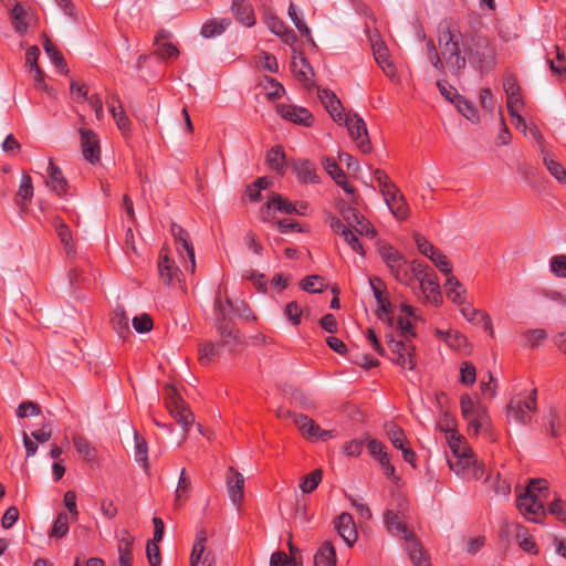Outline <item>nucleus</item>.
Wrapping results in <instances>:
<instances>
[{
  "label": "nucleus",
  "instance_id": "12",
  "mask_svg": "<svg viewBox=\"0 0 566 566\" xmlns=\"http://www.w3.org/2000/svg\"><path fill=\"white\" fill-rule=\"evenodd\" d=\"M171 234L175 239L176 249L180 256H182V253H186V256L189 261V269L190 272L195 271L196 268V260H195V250L193 247L189 240V234L186 230H184L179 224L172 223L171 224Z\"/></svg>",
  "mask_w": 566,
  "mask_h": 566
},
{
  "label": "nucleus",
  "instance_id": "49",
  "mask_svg": "<svg viewBox=\"0 0 566 566\" xmlns=\"http://www.w3.org/2000/svg\"><path fill=\"white\" fill-rule=\"evenodd\" d=\"M232 311H234L232 302L230 300H226V302H223L219 291L214 300V313L218 319V324L229 323V321H227V316Z\"/></svg>",
  "mask_w": 566,
  "mask_h": 566
},
{
  "label": "nucleus",
  "instance_id": "59",
  "mask_svg": "<svg viewBox=\"0 0 566 566\" xmlns=\"http://www.w3.org/2000/svg\"><path fill=\"white\" fill-rule=\"evenodd\" d=\"M352 229L355 233L364 235L368 239H374L377 234L373 224L364 216L360 217L356 223H354Z\"/></svg>",
  "mask_w": 566,
  "mask_h": 566
},
{
  "label": "nucleus",
  "instance_id": "37",
  "mask_svg": "<svg viewBox=\"0 0 566 566\" xmlns=\"http://www.w3.org/2000/svg\"><path fill=\"white\" fill-rule=\"evenodd\" d=\"M448 443L451 449V457H468L474 455L472 449L468 446L463 437L451 431L448 437Z\"/></svg>",
  "mask_w": 566,
  "mask_h": 566
},
{
  "label": "nucleus",
  "instance_id": "19",
  "mask_svg": "<svg viewBox=\"0 0 566 566\" xmlns=\"http://www.w3.org/2000/svg\"><path fill=\"white\" fill-rule=\"evenodd\" d=\"M385 202L390 212L399 220H405L409 216V208L405 197L398 188L386 192L384 196Z\"/></svg>",
  "mask_w": 566,
  "mask_h": 566
},
{
  "label": "nucleus",
  "instance_id": "50",
  "mask_svg": "<svg viewBox=\"0 0 566 566\" xmlns=\"http://www.w3.org/2000/svg\"><path fill=\"white\" fill-rule=\"evenodd\" d=\"M11 23L17 32L23 34L28 29L25 20V11L20 3H17L11 9Z\"/></svg>",
  "mask_w": 566,
  "mask_h": 566
},
{
  "label": "nucleus",
  "instance_id": "11",
  "mask_svg": "<svg viewBox=\"0 0 566 566\" xmlns=\"http://www.w3.org/2000/svg\"><path fill=\"white\" fill-rule=\"evenodd\" d=\"M276 112L283 119L296 125L311 127L314 122V116L305 107L291 104H279L276 106Z\"/></svg>",
  "mask_w": 566,
  "mask_h": 566
},
{
  "label": "nucleus",
  "instance_id": "6",
  "mask_svg": "<svg viewBox=\"0 0 566 566\" xmlns=\"http://www.w3.org/2000/svg\"><path fill=\"white\" fill-rule=\"evenodd\" d=\"M338 124L347 127L350 138L356 143L360 153L369 154L371 151L366 123L358 114L346 113L343 116L342 123Z\"/></svg>",
  "mask_w": 566,
  "mask_h": 566
},
{
  "label": "nucleus",
  "instance_id": "52",
  "mask_svg": "<svg viewBox=\"0 0 566 566\" xmlns=\"http://www.w3.org/2000/svg\"><path fill=\"white\" fill-rule=\"evenodd\" d=\"M73 444L76 451L87 461H91L95 458L96 451L91 446L90 441L83 436L75 434L73 437Z\"/></svg>",
  "mask_w": 566,
  "mask_h": 566
},
{
  "label": "nucleus",
  "instance_id": "31",
  "mask_svg": "<svg viewBox=\"0 0 566 566\" xmlns=\"http://www.w3.org/2000/svg\"><path fill=\"white\" fill-rule=\"evenodd\" d=\"M231 10L243 25L252 27L255 23L253 9L247 0H232Z\"/></svg>",
  "mask_w": 566,
  "mask_h": 566
},
{
  "label": "nucleus",
  "instance_id": "20",
  "mask_svg": "<svg viewBox=\"0 0 566 566\" xmlns=\"http://www.w3.org/2000/svg\"><path fill=\"white\" fill-rule=\"evenodd\" d=\"M418 282L424 300L434 305H440L442 302V295L436 273L433 272L429 273V275L421 276V280Z\"/></svg>",
  "mask_w": 566,
  "mask_h": 566
},
{
  "label": "nucleus",
  "instance_id": "51",
  "mask_svg": "<svg viewBox=\"0 0 566 566\" xmlns=\"http://www.w3.org/2000/svg\"><path fill=\"white\" fill-rule=\"evenodd\" d=\"M54 228L56 230V233L61 240V242L64 244V248L67 253L73 251V243H72V233L70 228L62 221L60 218H55L53 221Z\"/></svg>",
  "mask_w": 566,
  "mask_h": 566
},
{
  "label": "nucleus",
  "instance_id": "32",
  "mask_svg": "<svg viewBox=\"0 0 566 566\" xmlns=\"http://www.w3.org/2000/svg\"><path fill=\"white\" fill-rule=\"evenodd\" d=\"M108 112L114 117L117 127L122 130H128L130 126V120L126 116V113L120 104V101L117 95H113L112 99L107 102Z\"/></svg>",
  "mask_w": 566,
  "mask_h": 566
},
{
  "label": "nucleus",
  "instance_id": "15",
  "mask_svg": "<svg viewBox=\"0 0 566 566\" xmlns=\"http://www.w3.org/2000/svg\"><path fill=\"white\" fill-rule=\"evenodd\" d=\"M158 273L161 282L168 286H175L180 282L181 272L168 254L163 250L158 261Z\"/></svg>",
  "mask_w": 566,
  "mask_h": 566
},
{
  "label": "nucleus",
  "instance_id": "18",
  "mask_svg": "<svg viewBox=\"0 0 566 566\" xmlns=\"http://www.w3.org/2000/svg\"><path fill=\"white\" fill-rule=\"evenodd\" d=\"M135 537L126 530H122L117 541L118 566H133V546Z\"/></svg>",
  "mask_w": 566,
  "mask_h": 566
},
{
  "label": "nucleus",
  "instance_id": "7",
  "mask_svg": "<svg viewBox=\"0 0 566 566\" xmlns=\"http://www.w3.org/2000/svg\"><path fill=\"white\" fill-rule=\"evenodd\" d=\"M391 361L403 369L412 370L416 367L413 359L415 346L401 340H389Z\"/></svg>",
  "mask_w": 566,
  "mask_h": 566
},
{
  "label": "nucleus",
  "instance_id": "28",
  "mask_svg": "<svg viewBox=\"0 0 566 566\" xmlns=\"http://www.w3.org/2000/svg\"><path fill=\"white\" fill-rule=\"evenodd\" d=\"M291 70L294 76L304 85L310 86L312 84L313 70L305 57L293 56L291 63Z\"/></svg>",
  "mask_w": 566,
  "mask_h": 566
},
{
  "label": "nucleus",
  "instance_id": "43",
  "mask_svg": "<svg viewBox=\"0 0 566 566\" xmlns=\"http://www.w3.org/2000/svg\"><path fill=\"white\" fill-rule=\"evenodd\" d=\"M134 440H135L134 459L145 470H147L149 467L147 443H146L145 439L137 433V431H134Z\"/></svg>",
  "mask_w": 566,
  "mask_h": 566
},
{
  "label": "nucleus",
  "instance_id": "40",
  "mask_svg": "<svg viewBox=\"0 0 566 566\" xmlns=\"http://www.w3.org/2000/svg\"><path fill=\"white\" fill-rule=\"evenodd\" d=\"M230 23L231 21L228 18H223L220 20L213 19L206 22L201 27L200 33L205 38H213L223 33L228 29Z\"/></svg>",
  "mask_w": 566,
  "mask_h": 566
},
{
  "label": "nucleus",
  "instance_id": "27",
  "mask_svg": "<svg viewBox=\"0 0 566 566\" xmlns=\"http://www.w3.org/2000/svg\"><path fill=\"white\" fill-rule=\"evenodd\" d=\"M336 551L331 541H324L314 555V566H336Z\"/></svg>",
  "mask_w": 566,
  "mask_h": 566
},
{
  "label": "nucleus",
  "instance_id": "41",
  "mask_svg": "<svg viewBox=\"0 0 566 566\" xmlns=\"http://www.w3.org/2000/svg\"><path fill=\"white\" fill-rule=\"evenodd\" d=\"M43 48L52 63L60 70L61 73H69L67 64L59 51V49L51 42L50 39L45 38L43 42Z\"/></svg>",
  "mask_w": 566,
  "mask_h": 566
},
{
  "label": "nucleus",
  "instance_id": "53",
  "mask_svg": "<svg viewBox=\"0 0 566 566\" xmlns=\"http://www.w3.org/2000/svg\"><path fill=\"white\" fill-rule=\"evenodd\" d=\"M543 163L547 170L551 172V175L559 182L565 184L566 182V170L565 168L554 160L548 154H545L543 156Z\"/></svg>",
  "mask_w": 566,
  "mask_h": 566
},
{
  "label": "nucleus",
  "instance_id": "3",
  "mask_svg": "<svg viewBox=\"0 0 566 566\" xmlns=\"http://www.w3.org/2000/svg\"><path fill=\"white\" fill-rule=\"evenodd\" d=\"M165 400L170 416L182 428L185 433H187L195 421V417L175 386L166 385Z\"/></svg>",
  "mask_w": 566,
  "mask_h": 566
},
{
  "label": "nucleus",
  "instance_id": "16",
  "mask_svg": "<svg viewBox=\"0 0 566 566\" xmlns=\"http://www.w3.org/2000/svg\"><path fill=\"white\" fill-rule=\"evenodd\" d=\"M81 146L84 158L91 164L99 161V139L92 129H81Z\"/></svg>",
  "mask_w": 566,
  "mask_h": 566
},
{
  "label": "nucleus",
  "instance_id": "42",
  "mask_svg": "<svg viewBox=\"0 0 566 566\" xmlns=\"http://www.w3.org/2000/svg\"><path fill=\"white\" fill-rule=\"evenodd\" d=\"M405 548L415 566H430L429 558L422 552L416 538L405 544Z\"/></svg>",
  "mask_w": 566,
  "mask_h": 566
},
{
  "label": "nucleus",
  "instance_id": "33",
  "mask_svg": "<svg viewBox=\"0 0 566 566\" xmlns=\"http://www.w3.org/2000/svg\"><path fill=\"white\" fill-rule=\"evenodd\" d=\"M465 421L468 422V432L473 436L486 432L490 427V417L486 409L467 418Z\"/></svg>",
  "mask_w": 566,
  "mask_h": 566
},
{
  "label": "nucleus",
  "instance_id": "22",
  "mask_svg": "<svg viewBox=\"0 0 566 566\" xmlns=\"http://www.w3.org/2000/svg\"><path fill=\"white\" fill-rule=\"evenodd\" d=\"M170 36L171 33L167 30L161 29L157 32L154 44L156 45L155 53L160 59H171L179 55L177 46L168 41Z\"/></svg>",
  "mask_w": 566,
  "mask_h": 566
},
{
  "label": "nucleus",
  "instance_id": "56",
  "mask_svg": "<svg viewBox=\"0 0 566 566\" xmlns=\"http://www.w3.org/2000/svg\"><path fill=\"white\" fill-rule=\"evenodd\" d=\"M322 470L316 469L312 471L308 475L304 476L300 483V489L303 493L313 492L322 480Z\"/></svg>",
  "mask_w": 566,
  "mask_h": 566
},
{
  "label": "nucleus",
  "instance_id": "13",
  "mask_svg": "<svg viewBox=\"0 0 566 566\" xmlns=\"http://www.w3.org/2000/svg\"><path fill=\"white\" fill-rule=\"evenodd\" d=\"M334 527L348 547L356 543L358 533L354 518L349 513L343 512L339 514L334 521Z\"/></svg>",
  "mask_w": 566,
  "mask_h": 566
},
{
  "label": "nucleus",
  "instance_id": "62",
  "mask_svg": "<svg viewBox=\"0 0 566 566\" xmlns=\"http://www.w3.org/2000/svg\"><path fill=\"white\" fill-rule=\"evenodd\" d=\"M302 287L306 292L319 293L324 290L325 282L319 275H310L303 280Z\"/></svg>",
  "mask_w": 566,
  "mask_h": 566
},
{
  "label": "nucleus",
  "instance_id": "2",
  "mask_svg": "<svg viewBox=\"0 0 566 566\" xmlns=\"http://www.w3.org/2000/svg\"><path fill=\"white\" fill-rule=\"evenodd\" d=\"M549 496V485L545 479L530 480L527 488L518 494L516 505L518 511L530 521L538 522L536 516L546 515L544 502Z\"/></svg>",
  "mask_w": 566,
  "mask_h": 566
},
{
  "label": "nucleus",
  "instance_id": "34",
  "mask_svg": "<svg viewBox=\"0 0 566 566\" xmlns=\"http://www.w3.org/2000/svg\"><path fill=\"white\" fill-rule=\"evenodd\" d=\"M545 426L547 432L553 438L559 437L564 428V417L562 412L556 408H551L545 415Z\"/></svg>",
  "mask_w": 566,
  "mask_h": 566
},
{
  "label": "nucleus",
  "instance_id": "61",
  "mask_svg": "<svg viewBox=\"0 0 566 566\" xmlns=\"http://www.w3.org/2000/svg\"><path fill=\"white\" fill-rule=\"evenodd\" d=\"M476 379V369L469 363L463 361L460 366V381L465 386H472Z\"/></svg>",
  "mask_w": 566,
  "mask_h": 566
},
{
  "label": "nucleus",
  "instance_id": "35",
  "mask_svg": "<svg viewBox=\"0 0 566 566\" xmlns=\"http://www.w3.org/2000/svg\"><path fill=\"white\" fill-rule=\"evenodd\" d=\"M374 56L378 65L382 69L384 73L394 78L396 76V67L389 60L388 51L382 44L374 45Z\"/></svg>",
  "mask_w": 566,
  "mask_h": 566
},
{
  "label": "nucleus",
  "instance_id": "48",
  "mask_svg": "<svg viewBox=\"0 0 566 566\" xmlns=\"http://www.w3.org/2000/svg\"><path fill=\"white\" fill-rule=\"evenodd\" d=\"M266 209H275L283 213H295L296 211V205L287 201L284 199L281 195H273L272 198L266 202Z\"/></svg>",
  "mask_w": 566,
  "mask_h": 566
},
{
  "label": "nucleus",
  "instance_id": "14",
  "mask_svg": "<svg viewBox=\"0 0 566 566\" xmlns=\"http://www.w3.org/2000/svg\"><path fill=\"white\" fill-rule=\"evenodd\" d=\"M206 539L203 531L197 533L190 556V566H216L214 555L206 551Z\"/></svg>",
  "mask_w": 566,
  "mask_h": 566
},
{
  "label": "nucleus",
  "instance_id": "46",
  "mask_svg": "<svg viewBox=\"0 0 566 566\" xmlns=\"http://www.w3.org/2000/svg\"><path fill=\"white\" fill-rule=\"evenodd\" d=\"M191 489V480L188 476L186 469L180 471L178 484L176 488L175 504L179 505L188 499V493Z\"/></svg>",
  "mask_w": 566,
  "mask_h": 566
},
{
  "label": "nucleus",
  "instance_id": "47",
  "mask_svg": "<svg viewBox=\"0 0 566 566\" xmlns=\"http://www.w3.org/2000/svg\"><path fill=\"white\" fill-rule=\"evenodd\" d=\"M454 105L468 120L472 123H478L480 120V115L475 106L462 95L457 96Z\"/></svg>",
  "mask_w": 566,
  "mask_h": 566
},
{
  "label": "nucleus",
  "instance_id": "64",
  "mask_svg": "<svg viewBox=\"0 0 566 566\" xmlns=\"http://www.w3.org/2000/svg\"><path fill=\"white\" fill-rule=\"evenodd\" d=\"M547 512L566 524V501L555 497L548 505Z\"/></svg>",
  "mask_w": 566,
  "mask_h": 566
},
{
  "label": "nucleus",
  "instance_id": "5",
  "mask_svg": "<svg viewBox=\"0 0 566 566\" xmlns=\"http://www.w3.org/2000/svg\"><path fill=\"white\" fill-rule=\"evenodd\" d=\"M379 254L381 260L388 266L390 273L399 283L405 285L411 284V275L409 273L407 261L400 252L391 245H382L379 248Z\"/></svg>",
  "mask_w": 566,
  "mask_h": 566
},
{
  "label": "nucleus",
  "instance_id": "23",
  "mask_svg": "<svg viewBox=\"0 0 566 566\" xmlns=\"http://www.w3.org/2000/svg\"><path fill=\"white\" fill-rule=\"evenodd\" d=\"M459 310H460L462 316L469 323L475 324V325L482 324L483 328L485 331H489L491 334H493L492 322H491L490 316L486 313L474 308L469 302H465L464 304L459 306Z\"/></svg>",
  "mask_w": 566,
  "mask_h": 566
},
{
  "label": "nucleus",
  "instance_id": "10",
  "mask_svg": "<svg viewBox=\"0 0 566 566\" xmlns=\"http://www.w3.org/2000/svg\"><path fill=\"white\" fill-rule=\"evenodd\" d=\"M384 523L387 532L405 541V544L416 538L413 532L407 526L398 512L386 510L384 513Z\"/></svg>",
  "mask_w": 566,
  "mask_h": 566
},
{
  "label": "nucleus",
  "instance_id": "8",
  "mask_svg": "<svg viewBox=\"0 0 566 566\" xmlns=\"http://www.w3.org/2000/svg\"><path fill=\"white\" fill-rule=\"evenodd\" d=\"M293 422L306 439L327 441L335 437L334 430H323L305 415H294Z\"/></svg>",
  "mask_w": 566,
  "mask_h": 566
},
{
  "label": "nucleus",
  "instance_id": "63",
  "mask_svg": "<svg viewBox=\"0 0 566 566\" xmlns=\"http://www.w3.org/2000/svg\"><path fill=\"white\" fill-rule=\"evenodd\" d=\"M547 337V333L543 328L531 329L524 334V344L528 347H536Z\"/></svg>",
  "mask_w": 566,
  "mask_h": 566
},
{
  "label": "nucleus",
  "instance_id": "39",
  "mask_svg": "<svg viewBox=\"0 0 566 566\" xmlns=\"http://www.w3.org/2000/svg\"><path fill=\"white\" fill-rule=\"evenodd\" d=\"M112 325L120 338L129 334V318L122 306L116 307L112 316Z\"/></svg>",
  "mask_w": 566,
  "mask_h": 566
},
{
  "label": "nucleus",
  "instance_id": "30",
  "mask_svg": "<svg viewBox=\"0 0 566 566\" xmlns=\"http://www.w3.org/2000/svg\"><path fill=\"white\" fill-rule=\"evenodd\" d=\"M265 23L270 31L274 33L275 35L280 36V39L291 44L295 41L296 36L292 30H289V28L284 24L282 20L274 15H269L265 19Z\"/></svg>",
  "mask_w": 566,
  "mask_h": 566
},
{
  "label": "nucleus",
  "instance_id": "44",
  "mask_svg": "<svg viewBox=\"0 0 566 566\" xmlns=\"http://www.w3.org/2000/svg\"><path fill=\"white\" fill-rule=\"evenodd\" d=\"M221 344L206 343L199 348V361L201 365H209L214 358L221 356Z\"/></svg>",
  "mask_w": 566,
  "mask_h": 566
},
{
  "label": "nucleus",
  "instance_id": "58",
  "mask_svg": "<svg viewBox=\"0 0 566 566\" xmlns=\"http://www.w3.org/2000/svg\"><path fill=\"white\" fill-rule=\"evenodd\" d=\"M132 324L134 329L139 334L150 332L154 326L153 318L146 313L133 317Z\"/></svg>",
  "mask_w": 566,
  "mask_h": 566
},
{
  "label": "nucleus",
  "instance_id": "29",
  "mask_svg": "<svg viewBox=\"0 0 566 566\" xmlns=\"http://www.w3.org/2000/svg\"><path fill=\"white\" fill-rule=\"evenodd\" d=\"M504 91L507 99L509 113L512 111H520L523 105L521 88L516 83L515 78L507 77L504 81Z\"/></svg>",
  "mask_w": 566,
  "mask_h": 566
},
{
  "label": "nucleus",
  "instance_id": "24",
  "mask_svg": "<svg viewBox=\"0 0 566 566\" xmlns=\"http://www.w3.org/2000/svg\"><path fill=\"white\" fill-rule=\"evenodd\" d=\"M46 186L59 196L65 193L67 188L66 179L52 158L49 160Z\"/></svg>",
  "mask_w": 566,
  "mask_h": 566
},
{
  "label": "nucleus",
  "instance_id": "45",
  "mask_svg": "<svg viewBox=\"0 0 566 566\" xmlns=\"http://www.w3.org/2000/svg\"><path fill=\"white\" fill-rule=\"evenodd\" d=\"M266 163L272 169L283 174L285 168V154L281 146H274L268 151Z\"/></svg>",
  "mask_w": 566,
  "mask_h": 566
},
{
  "label": "nucleus",
  "instance_id": "1",
  "mask_svg": "<svg viewBox=\"0 0 566 566\" xmlns=\"http://www.w3.org/2000/svg\"><path fill=\"white\" fill-rule=\"evenodd\" d=\"M462 34L460 30L450 21H442L438 27V43L440 56L443 59L444 67L451 73H460L467 64L464 55L461 53Z\"/></svg>",
  "mask_w": 566,
  "mask_h": 566
},
{
  "label": "nucleus",
  "instance_id": "9",
  "mask_svg": "<svg viewBox=\"0 0 566 566\" xmlns=\"http://www.w3.org/2000/svg\"><path fill=\"white\" fill-rule=\"evenodd\" d=\"M448 463L455 474L468 479H479L482 474L481 467L475 455L449 457Z\"/></svg>",
  "mask_w": 566,
  "mask_h": 566
},
{
  "label": "nucleus",
  "instance_id": "4",
  "mask_svg": "<svg viewBox=\"0 0 566 566\" xmlns=\"http://www.w3.org/2000/svg\"><path fill=\"white\" fill-rule=\"evenodd\" d=\"M536 390L520 394L510 400L507 406L509 421L517 423H528L532 420V415L537 409Z\"/></svg>",
  "mask_w": 566,
  "mask_h": 566
},
{
  "label": "nucleus",
  "instance_id": "55",
  "mask_svg": "<svg viewBox=\"0 0 566 566\" xmlns=\"http://www.w3.org/2000/svg\"><path fill=\"white\" fill-rule=\"evenodd\" d=\"M461 413L464 419L474 416L479 411L485 409L481 403H475L473 399L468 395H462L460 399Z\"/></svg>",
  "mask_w": 566,
  "mask_h": 566
},
{
  "label": "nucleus",
  "instance_id": "26",
  "mask_svg": "<svg viewBox=\"0 0 566 566\" xmlns=\"http://www.w3.org/2000/svg\"><path fill=\"white\" fill-rule=\"evenodd\" d=\"M297 179L303 184H317L319 177L316 174L314 165L306 159H300L293 165Z\"/></svg>",
  "mask_w": 566,
  "mask_h": 566
},
{
  "label": "nucleus",
  "instance_id": "38",
  "mask_svg": "<svg viewBox=\"0 0 566 566\" xmlns=\"http://www.w3.org/2000/svg\"><path fill=\"white\" fill-rule=\"evenodd\" d=\"M218 331L221 336L219 344H221L222 347L229 346L230 350H233L232 346L240 343L239 332L230 322L219 323Z\"/></svg>",
  "mask_w": 566,
  "mask_h": 566
},
{
  "label": "nucleus",
  "instance_id": "36",
  "mask_svg": "<svg viewBox=\"0 0 566 566\" xmlns=\"http://www.w3.org/2000/svg\"><path fill=\"white\" fill-rule=\"evenodd\" d=\"M33 197L32 179L28 174L21 177L20 186L17 192V205L23 209L31 201Z\"/></svg>",
  "mask_w": 566,
  "mask_h": 566
},
{
  "label": "nucleus",
  "instance_id": "60",
  "mask_svg": "<svg viewBox=\"0 0 566 566\" xmlns=\"http://www.w3.org/2000/svg\"><path fill=\"white\" fill-rule=\"evenodd\" d=\"M270 566H300L297 556H287L284 552H274L270 558Z\"/></svg>",
  "mask_w": 566,
  "mask_h": 566
},
{
  "label": "nucleus",
  "instance_id": "25",
  "mask_svg": "<svg viewBox=\"0 0 566 566\" xmlns=\"http://www.w3.org/2000/svg\"><path fill=\"white\" fill-rule=\"evenodd\" d=\"M444 286L446 295L451 302H453L458 306H461L467 302V290L454 275H448Z\"/></svg>",
  "mask_w": 566,
  "mask_h": 566
},
{
  "label": "nucleus",
  "instance_id": "54",
  "mask_svg": "<svg viewBox=\"0 0 566 566\" xmlns=\"http://www.w3.org/2000/svg\"><path fill=\"white\" fill-rule=\"evenodd\" d=\"M69 530L67 514L65 512H61L53 523L50 537L62 538L69 533Z\"/></svg>",
  "mask_w": 566,
  "mask_h": 566
},
{
  "label": "nucleus",
  "instance_id": "57",
  "mask_svg": "<svg viewBox=\"0 0 566 566\" xmlns=\"http://www.w3.org/2000/svg\"><path fill=\"white\" fill-rule=\"evenodd\" d=\"M386 433L395 448L402 449V447L406 444L405 432L398 426H396L394 423L387 424Z\"/></svg>",
  "mask_w": 566,
  "mask_h": 566
},
{
  "label": "nucleus",
  "instance_id": "17",
  "mask_svg": "<svg viewBox=\"0 0 566 566\" xmlns=\"http://www.w3.org/2000/svg\"><path fill=\"white\" fill-rule=\"evenodd\" d=\"M244 476L233 467L228 469L227 491L231 502L240 506L243 500Z\"/></svg>",
  "mask_w": 566,
  "mask_h": 566
},
{
  "label": "nucleus",
  "instance_id": "21",
  "mask_svg": "<svg viewBox=\"0 0 566 566\" xmlns=\"http://www.w3.org/2000/svg\"><path fill=\"white\" fill-rule=\"evenodd\" d=\"M318 97L322 104L325 106L328 114L336 123H342L343 116L346 114L343 112V106L338 97L329 90H318Z\"/></svg>",
  "mask_w": 566,
  "mask_h": 566
}]
</instances>
